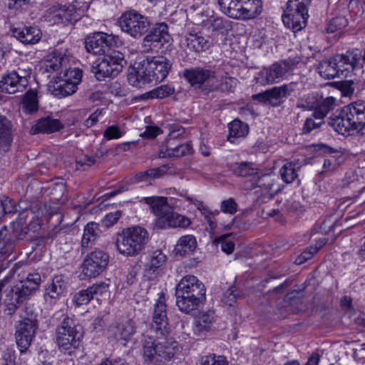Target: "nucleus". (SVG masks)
<instances>
[{
	"label": "nucleus",
	"instance_id": "1",
	"mask_svg": "<svg viewBox=\"0 0 365 365\" xmlns=\"http://www.w3.org/2000/svg\"><path fill=\"white\" fill-rule=\"evenodd\" d=\"M155 304L153 320L149 326L150 336L143 342V356L148 365H163L175 354L174 347L168 341L155 343L153 337L167 339L171 329L168 324L164 294L161 292Z\"/></svg>",
	"mask_w": 365,
	"mask_h": 365
},
{
	"label": "nucleus",
	"instance_id": "2",
	"mask_svg": "<svg viewBox=\"0 0 365 365\" xmlns=\"http://www.w3.org/2000/svg\"><path fill=\"white\" fill-rule=\"evenodd\" d=\"M172 67L171 61L160 56L135 63L128 74V83L135 87L141 88L147 83L163 81Z\"/></svg>",
	"mask_w": 365,
	"mask_h": 365
},
{
	"label": "nucleus",
	"instance_id": "3",
	"mask_svg": "<svg viewBox=\"0 0 365 365\" xmlns=\"http://www.w3.org/2000/svg\"><path fill=\"white\" fill-rule=\"evenodd\" d=\"M143 200L150 206L151 212L156 216L155 221V228H185L188 227L191 223L188 217L180 215L168 207L167 197L152 196L145 197Z\"/></svg>",
	"mask_w": 365,
	"mask_h": 365
},
{
	"label": "nucleus",
	"instance_id": "4",
	"mask_svg": "<svg viewBox=\"0 0 365 365\" xmlns=\"http://www.w3.org/2000/svg\"><path fill=\"white\" fill-rule=\"evenodd\" d=\"M41 281V275L38 273H30L25 279L6 290L4 299L6 314L12 315L17 309L19 304L25 301L38 287Z\"/></svg>",
	"mask_w": 365,
	"mask_h": 365
},
{
	"label": "nucleus",
	"instance_id": "5",
	"mask_svg": "<svg viewBox=\"0 0 365 365\" xmlns=\"http://www.w3.org/2000/svg\"><path fill=\"white\" fill-rule=\"evenodd\" d=\"M148 240V232L145 229L133 227L123 230L118 236L116 247L125 256H135L144 248Z\"/></svg>",
	"mask_w": 365,
	"mask_h": 365
},
{
	"label": "nucleus",
	"instance_id": "6",
	"mask_svg": "<svg viewBox=\"0 0 365 365\" xmlns=\"http://www.w3.org/2000/svg\"><path fill=\"white\" fill-rule=\"evenodd\" d=\"M38 320L36 315L28 308L25 309L24 314L16 325V343L21 354L26 352L35 337L38 329Z\"/></svg>",
	"mask_w": 365,
	"mask_h": 365
},
{
	"label": "nucleus",
	"instance_id": "7",
	"mask_svg": "<svg viewBox=\"0 0 365 365\" xmlns=\"http://www.w3.org/2000/svg\"><path fill=\"white\" fill-rule=\"evenodd\" d=\"M124 54L118 51H113L109 54L104 55L92 66V72L98 81L106 78L117 76L126 65Z\"/></svg>",
	"mask_w": 365,
	"mask_h": 365
},
{
	"label": "nucleus",
	"instance_id": "8",
	"mask_svg": "<svg viewBox=\"0 0 365 365\" xmlns=\"http://www.w3.org/2000/svg\"><path fill=\"white\" fill-rule=\"evenodd\" d=\"M312 0H288L282 21L284 26L294 32L304 29L309 17L308 8Z\"/></svg>",
	"mask_w": 365,
	"mask_h": 365
},
{
	"label": "nucleus",
	"instance_id": "9",
	"mask_svg": "<svg viewBox=\"0 0 365 365\" xmlns=\"http://www.w3.org/2000/svg\"><path fill=\"white\" fill-rule=\"evenodd\" d=\"M83 338L82 327L66 317L56 328V341L60 349L71 351L79 346Z\"/></svg>",
	"mask_w": 365,
	"mask_h": 365
},
{
	"label": "nucleus",
	"instance_id": "10",
	"mask_svg": "<svg viewBox=\"0 0 365 365\" xmlns=\"http://www.w3.org/2000/svg\"><path fill=\"white\" fill-rule=\"evenodd\" d=\"M82 70L78 68L67 69L63 74L56 76L49 86L51 93L59 98L71 96L76 92L81 82Z\"/></svg>",
	"mask_w": 365,
	"mask_h": 365
},
{
	"label": "nucleus",
	"instance_id": "11",
	"mask_svg": "<svg viewBox=\"0 0 365 365\" xmlns=\"http://www.w3.org/2000/svg\"><path fill=\"white\" fill-rule=\"evenodd\" d=\"M118 22L123 32L137 38L145 34L150 26L148 17L135 10L125 11L118 19Z\"/></svg>",
	"mask_w": 365,
	"mask_h": 365
},
{
	"label": "nucleus",
	"instance_id": "12",
	"mask_svg": "<svg viewBox=\"0 0 365 365\" xmlns=\"http://www.w3.org/2000/svg\"><path fill=\"white\" fill-rule=\"evenodd\" d=\"M255 187L260 188L263 193L262 202H266L272 200L281 191V185L278 182L277 176L273 173H261L253 177L249 182L245 183L246 190H252Z\"/></svg>",
	"mask_w": 365,
	"mask_h": 365
},
{
	"label": "nucleus",
	"instance_id": "13",
	"mask_svg": "<svg viewBox=\"0 0 365 365\" xmlns=\"http://www.w3.org/2000/svg\"><path fill=\"white\" fill-rule=\"evenodd\" d=\"M295 63L290 59L275 62L269 67L262 68L259 71L255 79L262 86H267L279 83L286 73L292 70Z\"/></svg>",
	"mask_w": 365,
	"mask_h": 365
},
{
	"label": "nucleus",
	"instance_id": "14",
	"mask_svg": "<svg viewBox=\"0 0 365 365\" xmlns=\"http://www.w3.org/2000/svg\"><path fill=\"white\" fill-rule=\"evenodd\" d=\"M170 38L167 24H159L144 37L141 44L142 51L144 53H158L165 45L169 43Z\"/></svg>",
	"mask_w": 365,
	"mask_h": 365
},
{
	"label": "nucleus",
	"instance_id": "15",
	"mask_svg": "<svg viewBox=\"0 0 365 365\" xmlns=\"http://www.w3.org/2000/svg\"><path fill=\"white\" fill-rule=\"evenodd\" d=\"M109 262V255L106 252L96 249L88 254L83 262V274L88 277H95L105 271Z\"/></svg>",
	"mask_w": 365,
	"mask_h": 365
},
{
	"label": "nucleus",
	"instance_id": "16",
	"mask_svg": "<svg viewBox=\"0 0 365 365\" xmlns=\"http://www.w3.org/2000/svg\"><path fill=\"white\" fill-rule=\"evenodd\" d=\"M235 5L230 17L234 19H252L262 11L261 0H236Z\"/></svg>",
	"mask_w": 365,
	"mask_h": 365
},
{
	"label": "nucleus",
	"instance_id": "17",
	"mask_svg": "<svg viewBox=\"0 0 365 365\" xmlns=\"http://www.w3.org/2000/svg\"><path fill=\"white\" fill-rule=\"evenodd\" d=\"M115 43L113 35L103 32H96L86 39V48L88 52L94 55L104 53L106 50Z\"/></svg>",
	"mask_w": 365,
	"mask_h": 365
},
{
	"label": "nucleus",
	"instance_id": "18",
	"mask_svg": "<svg viewBox=\"0 0 365 365\" xmlns=\"http://www.w3.org/2000/svg\"><path fill=\"white\" fill-rule=\"evenodd\" d=\"M361 52L356 49L352 51H347L344 53L336 54L332 56L339 76H347V73L353 71L357 66V64L361 59Z\"/></svg>",
	"mask_w": 365,
	"mask_h": 365
},
{
	"label": "nucleus",
	"instance_id": "19",
	"mask_svg": "<svg viewBox=\"0 0 365 365\" xmlns=\"http://www.w3.org/2000/svg\"><path fill=\"white\" fill-rule=\"evenodd\" d=\"M184 78L191 86H200L203 84L210 88V85L215 81V72L211 69L202 67L186 68L183 71Z\"/></svg>",
	"mask_w": 365,
	"mask_h": 365
},
{
	"label": "nucleus",
	"instance_id": "20",
	"mask_svg": "<svg viewBox=\"0 0 365 365\" xmlns=\"http://www.w3.org/2000/svg\"><path fill=\"white\" fill-rule=\"evenodd\" d=\"M180 43L190 51L197 53L208 50L212 45L209 36H204L200 32L190 31L182 37Z\"/></svg>",
	"mask_w": 365,
	"mask_h": 365
},
{
	"label": "nucleus",
	"instance_id": "21",
	"mask_svg": "<svg viewBox=\"0 0 365 365\" xmlns=\"http://www.w3.org/2000/svg\"><path fill=\"white\" fill-rule=\"evenodd\" d=\"M205 292L204 284L195 276L186 275L177 284L175 294L205 297Z\"/></svg>",
	"mask_w": 365,
	"mask_h": 365
},
{
	"label": "nucleus",
	"instance_id": "22",
	"mask_svg": "<svg viewBox=\"0 0 365 365\" xmlns=\"http://www.w3.org/2000/svg\"><path fill=\"white\" fill-rule=\"evenodd\" d=\"M135 322L132 319H128L125 322L113 323L108 327L107 334L109 338L125 343L135 334Z\"/></svg>",
	"mask_w": 365,
	"mask_h": 365
},
{
	"label": "nucleus",
	"instance_id": "23",
	"mask_svg": "<svg viewBox=\"0 0 365 365\" xmlns=\"http://www.w3.org/2000/svg\"><path fill=\"white\" fill-rule=\"evenodd\" d=\"M354 134L365 130V102L356 101L345 106Z\"/></svg>",
	"mask_w": 365,
	"mask_h": 365
},
{
	"label": "nucleus",
	"instance_id": "24",
	"mask_svg": "<svg viewBox=\"0 0 365 365\" xmlns=\"http://www.w3.org/2000/svg\"><path fill=\"white\" fill-rule=\"evenodd\" d=\"M328 124L339 134L343 135H354L347 109L344 107L339 113H334L329 118Z\"/></svg>",
	"mask_w": 365,
	"mask_h": 365
},
{
	"label": "nucleus",
	"instance_id": "25",
	"mask_svg": "<svg viewBox=\"0 0 365 365\" xmlns=\"http://www.w3.org/2000/svg\"><path fill=\"white\" fill-rule=\"evenodd\" d=\"M67 287V283L62 276H56L53 278L51 284L45 289L43 299L45 302L49 305L55 304L61 298Z\"/></svg>",
	"mask_w": 365,
	"mask_h": 365
},
{
	"label": "nucleus",
	"instance_id": "26",
	"mask_svg": "<svg viewBox=\"0 0 365 365\" xmlns=\"http://www.w3.org/2000/svg\"><path fill=\"white\" fill-rule=\"evenodd\" d=\"M69 61V56L61 51L56 50L48 53L42 63L40 70L43 73H50L58 71Z\"/></svg>",
	"mask_w": 365,
	"mask_h": 365
},
{
	"label": "nucleus",
	"instance_id": "27",
	"mask_svg": "<svg viewBox=\"0 0 365 365\" xmlns=\"http://www.w3.org/2000/svg\"><path fill=\"white\" fill-rule=\"evenodd\" d=\"M11 33L13 36L24 44H35L41 38V31L36 26L13 28Z\"/></svg>",
	"mask_w": 365,
	"mask_h": 365
},
{
	"label": "nucleus",
	"instance_id": "28",
	"mask_svg": "<svg viewBox=\"0 0 365 365\" xmlns=\"http://www.w3.org/2000/svg\"><path fill=\"white\" fill-rule=\"evenodd\" d=\"M108 285L105 282H101L77 292L73 298V302L77 306L87 304L95 296L101 295L106 292Z\"/></svg>",
	"mask_w": 365,
	"mask_h": 365
},
{
	"label": "nucleus",
	"instance_id": "29",
	"mask_svg": "<svg viewBox=\"0 0 365 365\" xmlns=\"http://www.w3.org/2000/svg\"><path fill=\"white\" fill-rule=\"evenodd\" d=\"M20 81L11 71L2 77L0 81V90L9 94L23 92L26 87Z\"/></svg>",
	"mask_w": 365,
	"mask_h": 365
},
{
	"label": "nucleus",
	"instance_id": "30",
	"mask_svg": "<svg viewBox=\"0 0 365 365\" xmlns=\"http://www.w3.org/2000/svg\"><path fill=\"white\" fill-rule=\"evenodd\" d=\"M215 321V313L213 311L200 313L195 318L194 334L201 337L205 332L211 330L212 323Z\"/></svg>",
	"mask_w": 365,
	"mask_h": 365
},
{
	"label": "nucleus",
	"instance_id": "31",
	"mask_svg": "<svg viewBox=\"0 0 365 365\" xmlns=\"http://www.w3.org/2000/svg\"><path fill=\"white\" fill-rule=\"evenodd\" d=\"M269 95V105L272 107L281 106L285 98L291 95L294 91L292 85H282L267 89Z\"/></svg>",
	"mask_w": 365,
	"mask_h": 365
},
{
	"label": "nucleus",
	"instance_id": "32",
	"mask_svg": "<svg viewBox=\"0 0 365 365\" xmlns=\"http://www.w3.org/2000/svg\"><path fill=\"white\" fill-rule=\"evenodd\" d=\"M12 139L11 121L4 116H0V155L10 150Z\"/></svg>",
	"mask_w": 365,
	"mask_h": 365
},
{
	"label": "nucleus",
	"instance_id": "33",
	"mask_svg": "<svg viewBox=\"0 0 365 365\" xmlns=\"http://www.w3.org/2000/svg\"><path fill=\"white\" fill-rule=\"evenodd\" d=\"M63 127V125L59 120L46 117L39 119L36 123L32 126L31 133L33 134L39 133H51L59 130Z\"/></svg>",
	"mask_w": 365,
	"mask_h": 365
},
{
	"label": "nucleus",
	"instance_id": "34",
	"mask_svg": "<svg viewBox=\"0 0 365 365\" xmlns=\"http://www.w3.org/2000/svg\"><path fill=\"white\" fill-rule=\"evenodd\" d=\"M175 295L177 299V306L179 307L180 311L186 314H189L192 311L197 309L200 304L205 300V296H196V297H195L185 294H183V296L179 294Z\"/></svg>",
	"mask_w": 365,
	"mask_h": 365
},
{
	"label": "nucleus",
	"instance_id": "35",
	"mask_svg": "<svg viewBox=\"0 0 365 365\" xmlns=\"http://www.w3.org/2000/svg\"><path fill=\"white\" fill-rule=\"evenodd\" d=\"M101 230L99 225L94 222H88L84 227L83 235L81 240L83 248L91 247L99 237Z\"/></svg>",
	"mask_w": 365,
	"mask_h": 365
},
{
	"label": "nucleus",
	"instance_id": "36",
	"mask_svg": "<svg viewBox=\"0 0 365 365\" xmlns=\"http://www.w3.org/2000/svg\"><path fill=\"white\" fill-rule=\"evenodd\" d=\"M197 247L196 239L193 235H187L181 237L175 247L176 255H186L194 252Z\"/></svg>",
	"mask_w": 365,
	"mask_h": 365
},
{
	"label": "nucleus",
	"instance_id": "37",
	"mask_svg": "<svg viewBox=\"0 0 365 365\" xmlns=\"http://www.w3.org/2000/svg\"><path fill=\"white\" fill-rule=\"evenodd\" d=\"M319 75L327 79L339 77L336 64L332 57L320 61L317 67Z\"/></svg>",
	"mask_w": 365,
	"mask_h": 365
},
{
	"label": "nucleus",
	"instance_id": "38",
	"mask_svg": "<svg viewBox=\"0 0 365 365\" xmlns=\"http://www.w3.org/2000/svg\"><path fill=\"white\" fill-rule=\"evenodd\" d=\"M14 251V245L12 240L8 236L6 227L0 229V258L10 256Z\"/></svg>",
	"mask_w": 365,
	"mask_h": 365
},
{
	"label": "nucleus",
	"instance_id": "39",
	"mask_svg": "<svg viewBox=\"0 0 365 365\" xmlns=\"http://www.w3.org/2000/svg\"><path fill=\"white\" fill-rule=\"evenodd\" d=\"M22 109L31 113L38 110V93L35 89H29L21 98Z\"/></svg>",
	"mask_w": 365,
	"mask_h": 365
},
{
	"label": "nucleus",
	"instance_id": "40",
	"mask_svg": "<svg viewBox=\"0 0 365 365\" xmlns=\"http://www.w3.org/2000/svg\"><path fill=\"white\" fill-rule=\"evenodd\" d=\"M300 167L301 164L294 161L285 163L279 172L282 180L286 183L292 182L297 178Z\"/></svg>",
	"mask_w": 365,
	"mask_h": 365
},
{
	"label": "nucleus",
	"instance_id": "41",
	"mask_svg": "<svg viewBox=\"0 0 365 365\" xmlns=\"http://www.w3.org/2000/svg\"><path fill=\"white\" fill-rule=\"evenodd\" d=\"M249 133V127L247 124L242 123L239 120H235L229 124V135L228 140L234 143L232 138H237L246 136Z\"/></svg>",
	"mask_w": 365,
	"mask_h": 365
},
{
	"label": "nucleus",
	"instance_id": "42",
	"mask_svg": "<svg viewBox=\"0 0 365 365\" xmlns=\"http://www.w3.org/2000/svg\"><path fill=\"white\" fill-rule=\"evenodd\" d=\"M175 93V88L171 85H162L143 95V99H163Z\"/></svg>",
	"mask_w": 365,
	"mask_h": 365
},
{
	"label": "nucleus",
	"instance_id": "43",
	"mask_svg": "<svg viewBox=\"0 0 365 365\" xmlns=\"http://www.w3.org/2000/svg\"><path fill=\"white\" fill-rule=\"evenodd\" d=\"M233 173L240 177H253L258 174L257 169L252 166L251 163L242 162L235 163L232 166Z\"/></svg>",
	"mask_w": 365,
	"mask_h": 365
},
{
	"label": "nucleus",
	"instance_id": "44",
	"mask_svg": "<svg viewBox=\"0 0 365 365\" xmlns=\"http://www.w3.org/2000/svg\"><path fill=\"white\" fill-rule=\"evenodd\" d=\"M217 82L218 81L216 78L215 81L210 85L209 91H230L237 85V79L227 75L221 77L220 83Z\"/></svg>",
	"mask_w": 365,
	"mask_h": 365
},
{
	"label": "nucleus",
	"instance_id": "45",
	"mask_svg": "<svg viewBox=\"0 0 365 365\" xmlns=\"http://www.w3.org/2000/svg\"><path fill=\"white\" fill-rule=\"evenodd\" d=\"M335 101L336 99L331 96L322 98L317 102L314 113L317 116H320L324 119L327 113L334 109Z\"/></svg>",
	"mask_w": 365,
	"mask_h": 365
},
{
	"label": "nucleus",
	"instance_id": "46",
	"mask_svg": "<svg viewBox=\"0 0 365 365\" xmlns=\"http://www.w3.org/2000/svg\"><path fill=\"white\" fill-rule=\"evenodd\" d=\"M165 173V167L154 168L136 173L135 178L138 182L148 181L151 179L160 178Z\"/></svg>",
	"mask_w": 365,
	"mask_h": 365
},
{
	"label": "nucleus",
	"instance_id": "47",
	"mask_svg": "<svg viewBox=\"0 0 365 365\" xmlns=\"http://www.w3.org/2000/svg\"><path fill=\"white\" fill-rule=\"evenodd\" d=\"M165 261V255L160 250H156L151 254L149 262H148L146 267L148 270L155 272L156 269L162 267Z\"/></svg>",
	"mask_w": 365,
	"mask_h": 365
},
{
	"label": "nucleus",
	"instance_id": "48",
	"mask_svg": "<svg viewBox=\"0 0 365 365\" xmlns=\"http://www.w3.org/2000/svg\"><path fill=\"white\" fill-rule=\"evenodd\" d=\"M324 118L320 116H317L315 113L313 112L312 116L307 118L304 122L302 128V133L304 134H309L313 130L317 129L324 123Z\"/></svg>",
	"mask_w": 365,
	"mask_h": 365
},
{
	"label": "nucleus",
	"instance_id": "49",
	"mask_svg": "<svg viewBox=\"0 0 365 365\" xmlns=\"http://www.w3.org/2000/svg\"><path fill=\"white\" fill-rule=\"evenodd\" d=\"M168 151L170 156L179 158L191 153L192 145L190 143H186L173 147L170 143Z\"/></svg>",
	"mask_w": 365,
	"mask_h": 365
},
{
	"label": "nucleus",
	"instance_id": "50",
	"mask_svg": "<svg viewBox=\"0 0 365 365\" xmlns=\"http://www.w3.org/2000/svg\"><path fill=\"white\" fill-rule=\"evenodd\" d=\"M347 24V19L344 16H336L329 21L327 31L328 33H334L345 28Z\"/></svg>",
	"mask_w": 365,
	"mask_h": 365
},
{
	"label": "nucleus",
	"instance_id": "51",
	"mask_svg": "<svg viewBox=\"0 0 365 365\" xmlns=\"http://www.w3.org/2000/svg\"><path fill=\"white\" fill-rule=\"evenodd\" d=\"M200 365H228V361L223 356L212 354L202 356Z\"/></svg>",
	"mask_w": 365,
	"mask_h": 365
},
{
	"label": "nucleus",
	"instance_id": "52",
	"mask_svg": "<svg viewBox=\"0 0 365 365\" xmlns=\"http://www.w3.org/2000/svg\"><path fill=\"white\" fill-rule=\"evenodd\" d=\"M321 247L322 245H320L319 247L311 246L307 248L300 255L297 257V258L295 259V263L297 264H301L305 262L307 260L311 259L313 255L318 252Z\"/></svg>",
	"mask_w": 365,
	"mask_h": 365
},
{
	"label": "nucleus",
	"instance_id": "53",
	"mask_svg": "<svg viewBox=\"0 0 365 365\" xmlns=\"http://www.w3.org/2000/svg\"><path fill=\"white\" fill-rule=\"evenodd\" d=\"M21 80L26 88L29 85V79L31 75V68L29 66L26 67H19L16 69L12 71Z\"/></svg>",
	"mask_w": 365,
	"mask_h": 365
},
{
	"label": "nucleus",
	"instance_id": "54",
	"mask_svg": "<svg viewBox=\"0 0 365 365\" xmlns=\"http://www.w3.org/2000/svg\"><path fill=\"white\" fill-rule=\"evenodd\" d=\"M239 296V292L234 287H232L224 292L222 302L225 305L232 306L235 302L237 298Z\"/></svg>",
	"mask_w": 365,
	"mask_h": 365
},
{
	"label": "nucleus",
	"instance_id": "55",
	"mask_svg": "<svg viewBox=\"0 0 365 365\" xmlns=\"http://www.w3.org/2000/svg\"><path fill=\"white\" fill-rule=\"evenodd\" d=\"M123 132L117 125L108 126L103 133V137L107 140L118 139L122 137Z\"/></svg>",
	"mask_w": 365,
	"mask_h": 365
},
{
	"label": "nucleus",
	"instance_id": "56",
	"mask_svg": "<svg viewBox=\"0 0 365 365\" xmlns=\"http://www.w3.org/2000/svg\"><path fill=\"white\" fill-rule=\"evenodd\" d=\"M236 0H218L220 10L228 17H231Z\"/></svg>",
	"mask_w": 365,
	"mask_h": 365
},
{
	"label": "nucleus",
	"instance_id": "57",
	"mask_svg": "<svg viewBox=\"0 0 365 365\" xmlns=\"http://www.w3.org/2000/svg\"><path fill=\"white\" fill-rule=\"evenodd\" d=\"M220 210L225 213L233 215L237 210V204L233 198H229L221 202Z\"/></svg>",
	"mask_w": 365,
	"mask_h": 365
},
{
	"label": "nucleus",
	"instance_id": "58",
	"mask_svg": "<svg viewBox=\"0 0 365 365\" xmlns=\"http://www.w3.org/2000/svg\"><path fill=\"white\" fill-rule=\"evenodd\" d=\"M216 242L221 244V249L226 254H231L234 251L235 243L232 240H227V237L221 236L216 240Z\"/></svg>",
	"mask_w": 365,
	"mask_h": 365
},
{
	"label": "nucleus",
	"instance_id": "59",
	"mask_svg": "<svg viewBox=\"0 0 365 365\" xmlns=\"http://www.w3.org/2000/svg\"><path fill=\"white\" fill-rule=\"evenodd\" d=\"M121 215L122 212L120 210L107 214L103 219L102 222L107 227H111L118 222Z\"/></svg>",
	"mask_w": 365,
	"mask_h": 365
},
{
	"label": "nucleus",
	"instance_id": "60",
	"mask_svg": "<svg viewBox=\"0 0 365 365\" xmlns=\"http://www.w3.org/2000/svg\"><path fill=\"white\" fill-rule=\"evenodd\" d=\"M209 22L213 30H222L226 28L227 21L222 17L211 16Z\"/></svg>",
	"mask_w": 365,
	"mask_h": 365
},
{
	"label": "nucleus",
	"instance_id": "61",
	"mask_svg": "<svg viewBox=\"0 0 365 365\" xmlns=\"http://www.w3.org/2000/svg\"><path fill=\"white\" fill-rule=\"evenodd\" d=\"M4 207H3V217L6 214L12 213L16 212V207L15 202L9 199L8 197L3 195Z\"/></svg>",
	"mask_w": 365,
	"mask_h": 365
},
{
	"label": "nucleus",
	"instance_id": "62",
	"mask_svg": "<svg viewBox=\"0 0 365 365\" xmlns=\"http://www.w3.org/2000/svg\"><path fill=\"white\" fill-rule=\"evenodd\" d=\"M160 133H162V130L158 126H147L141 136L145 138H154Z\"/></svg>",
	"mask_w": 365,
	"mask_h": 365
},
{
	"label": "nucleus",
	"instance_id": "63",
	"mask_svg": "<svg viewBox=\"0 0 365 365\" xmlns=\"http://www.w3.org/2000/svg\"><path fill=\"white\" fill-rule=\"evenodd\" d=\"M101 114V111L96 110L84 122V125L87 128H91L94 125L98 120V117Z\"/></svg>",
	"mask_w": 365,
	"mask_h": 365
},
{
	"label": "nucleus",
	"instance_id": "64",
	"mask_svg": "<svg viewBox=\"0 0 365 365\" xmlns=\"http://www.w3.org/2000/svg\"><path fill=\"white\" fill-rule=\"evenodd\" d=\"M252 98L253 100L257 101L259 103L269 105V95L267 90L259 93L254 94Z\"/></svg>",
	"mask_w": 365,
	"mask_h": 365
}]
</instances>
